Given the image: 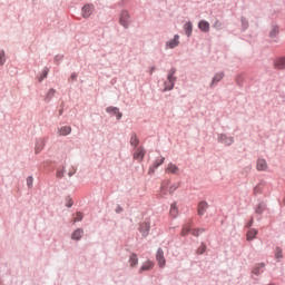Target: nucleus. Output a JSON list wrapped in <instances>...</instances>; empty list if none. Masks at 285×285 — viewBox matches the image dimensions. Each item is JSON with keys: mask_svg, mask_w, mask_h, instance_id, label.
<instances>
[{"mask_svg": "<svg viewBox=\"0 0 285 285\" xmlns=\"http://www.w3.org/2000/svg\"><path fill=\"white\" fill-rule=\"evenodd\" d=\"M177 188H179L178 184H173L170 180H166L161 185V193L163 195H173Z\"/></svg>", "mask_w": 285, "mask_h": 285, "instance_id": "nucleus-1", "label": "nucleus"}, {"mask_svg": "<svg viewBox=\"0 0 285 285\" xmlns=\"http://www.w3.org/2000/svg\"><path fill=\"white\" fill-rule=\"evenodd\" d=\"M119 23H120V26H122V28H129V26H130V13L128 12V10L120 11Z\"/></svg>", "mask_w": 285, "mask_h": 285, "instance_id": "nucleus-2", "label": "nucleus"}, {"mask_svg": "<svg viewBox=\"0 0 285 285\" xmlns=\"http://www.w3.org/2000/svg\"><path fill=\"white\" fill-rule=\"evenodd\" d=\"M175 69H171L167 76V81L165 82V90H173L175 88Z\"/></svg>", "mask_w": 285, "mask_h": 285, "instance_id": "nucleus-3", "label": "nucleus"}, {"mask_svg": "<svg viewBox=\"0 0 285 285\" xmlns=\"http://www.w3.org/2000/svg\"><path fill=\"white\" fill-rule=\"evenodd\" d=\"M92 12H95V6L92 4H85L81 10V14L83 19H88L91 17Z\"/></svg>", "mask_w": 285, "mask_h": 285, "instance_id": "nucleus-4", "label": "nucleus"}, {"mask_svg": "<svg viewBox=\"0 0 285 285\" xmlns=\"http://www.w3.org/2000/svg\"><path fill=\"white\" fill-rule=\"evenodd\" d=\"M156 259L158 262V266L164 268L166 266V258L164 257V249L158 248L156 253Z\"/></svg>", "mask_w": 285, "mask_h": 285, "instance_id": "nucleus-5", "label": "nucleus"}, {"mask_svg": "<svg viewBox=\"0 0 285 285\" xmlns=\"http://www.w3.org/2000/svg\"><path fill=\"white\" fill-rule=\"evenodd\" d=\"M139 230H140L142 237H148V235L150 233V223H148V222L141 223Z\"/></svg>", "mask_w": 285, "mask_h": 285, "instance_id": "nucleus-6", "label": "nucleus"}, {"mask_svg": "<svg viewBox=\"0 0 285 285\" xmlns=\"http://www.w3.org/2000/svg\"><path fill=\"white\" fill-rule=\"evenodd\" d=\"M144 157H146V150H144L141 147L137 148L134 153V159L137 161H144Z\"/></svg>", "mask_w": 285, "mask_h": 285, "instance_id": "nucleus-7", "label": "nucleus"}, {"mask_svg": "<svg viewBox=\"0 0 285 285\" xmlns=\"http://www.w3.org/2000/svg\"><path fill=\"white\" fill-rule=\"evenodd\" d=\"M198 28L202 32H210V23L206 20H200L198 22Z\"/></svg>", "mask_w": 285, "mask_h": 285, "instance_id": "nucleus-8", "label": "nucleus"}, {"mask_svg": "<svg viewBox=\"0 0 285 285\" xmlns=\"http://www.w3.org/2000/svg\"><path fill=\"white\" fill-rule=\"evenodd\" d=\"M264 188H266V184L264 183H258L254 189H253V194L254 195H262L264 193Z\"/></svg>", "mask_w": 285, "mask_h": 285, "instance_id": "nucleus-9", "label": "nucleus"}, {"mask_svg": "<svg viewBox=\"0 0 285 285\" xmlns=\"http://www.w3.org/2000/svg\"><path fill=\"white\" fill-rule=\"evenodd\" d=\"M60 136L66 137L72 132V128L70 126H63L58 129Z\"/></svg>", "mask_w": 285, "mask_h": 285, "instance_id": "nucleus-10", "label": "nucleus"}, {"mask_svg": "<svg viewBox=\"0 0 285 285\" xmlns=\"http://www.w3.org/2000/svg\"><path fill=\"white\" fill-rule=\"evenodd\" d=\"M166 173H170L171 175H178L179 167H177V165L170 163V164H168V166L166 168Z\"/></svg>", "mask_w": 285, "mask_h": 285, "instance_id": "nucleus-11", "label": "nucleus"}, {"mask_svg": "<svg viewBox=\"0 0 285 285\" xmlns=\"http://www.w3.org/2000/svg\"><path fill=\"white\" fill-rule=\"evenodd\" d=\"M275 68L277 70H284L285 69V57L278 58L274 62Z\"/></svg>", "mask_w": 285, "mask_h": 285, "instance_id": "nucleus-12", "label": "nucleus"}, {"mask_svg": "<svg viewBox=\"0 0 285 285\" xmlns=\"http://www.w3.org/2000/svg\"><path fill=\"white\" fill-rule=\"evenodd\" d=\"M219 141H220L222 144H225V146H230L234 140H233V137H228V136H226V135H220V136H219Z\"/></svg>", "mask_w": 285, "mask_h": 285, "instance_id": "nucleus-13", "label": "nucleus"}, {"mask_svg": "<svg viewBox=\"0 0 285 285\" xmlns=\"http://www.w3.org/2000/svg\"><path fill=\"white\" fill-rule=\"evenodd\" d=\"M257 170H267L268 164L266 163V159H258L256 164Z\"/></svg>", "mask_w": 285, "mask_h": 285, "instance_id": "nucleus-14", "label": "nucleus"}, {"mask_svg": "<svg viewBox=\"0 0 285 285\" xmlns=\"http://www.w3.org/2000/svg\"><path fill=\"white\" fill-rule=\"evenodd\" d=\"M206 210H208V203L206 202H200L198 204V215H205Z\"/></svg>", "mask_w": 285, "mask_h": 285, "instance_id": "nucleus-15", "label": "nucleus"}, {"mask_svg": "<svg viewBox=\"0 0 285 285\" xmlns=\"http://www.w3.org/2000/svg\"><path fill=\"white\" fill-rule=\"evenodd\" d=\"M155 267V263L147 261L139 269V273H144V271H153Z\"/></svg>", "mask_w": 285, "mask_h": 285, "instance_id": "nucleus-16", "label": "nucleus"}, {"mask_svg": "<svg viewBox=\"0 0 285 285\" xmlns=\"http://www.w3.org/2000/svg\"><path fill=\"white\" fill-rule=\"evenodd\" d=\"M168 48H177L179 46V35L174 36V39L167 42Z\"/></svg>", "mask_w": 285, "mask_h": 285, "instance_id": "nucleus-17", "label": "nucleus"}, {"mask_svg": "<svg viewBox=\"0 0 285 285\" xmlns=\"http://www.w3.org/2000/svg\"><path fill=\"white\" fill-rule=\"evenodd\" d=\"M106 111L111 112V115H116L118 120L121 119V117H122L121 112H119V108H117V107H108L106 109Z\"/></svg>", "mask_w": 285, "mask_h": 285, "instance_id": "nucleus-18", "label": "nucleus"}, {"mask_svg": "<svg viewBox=\"0 0 285 285\" xmlns=\"http://www.w3.org/2000/svg\"><path fill=\"white\" fill-rule=\"evenodd\" d=\"M83 237V229H76L72 235L71 239H76V242H79Z\"/></svg>", "mask_w": 285, "mask_h": 285, "instance_id": "nucleus-19", "label": "nucleus"}, {"mask_svg": "<svg viewBox=\"0 0 285 285\" xmlns=\"http://www.w3.org/2000/svg\"><path fill=\"white\" fill-rule=\"evenodd\" d=\"M184 30L185 35H187V37H190V35H193V22H186L184 24Z\"/></svg>", "mask_w": 285, "mask_h": 285, "instance_id": "nucleus-20", "label": "nucleus"}, {"mask_svg": "<svg viewBox=\"0 0 285 285\" xmlns=\"http://www.w3.org/2000/svg\"><path fill=\"white\" fill-rule=\"evenodd\" d=\"M43 146H46V144L43 142L42 139H40L36 142V148H35L36 155H39V153H41V150H43Z\"/></svg>", "mask_w": 285, "mask_h": 285, "instance_id": "nucleus-21", "label": "nucleus"}, {"mask_svg": "<svg viewBox=\"0 0 285 285\" xmlns=\"http://www.w3.org/2000/svg\"><path fill=\"white\" fill-rule=\"evenodd\" d=\"M257 237V229L252 228L247 232V242H253Z\"/></svg>", "mask_w": 285, "mask_h": 285, "instance_id": "nucleus-22", "label": "nucleus"}, {"mask_svg": "<svg viewBox=\"0 0 285 285\" xmlns=\"http://www.w3.org/2000/svg\"><path fill=\"white\" fill-rule=\"evenodd\" d=\"M129 264H130L131 268H134V266H137V264H139V258L137 257V254L130 255Z\"/></svg>", "mask_w": 285, "mask_h": 285, "instance_id": "nucleus-23", "label": "nucleus"}, {"mask_svg": "<svg viewBox=\"0 0 285 285\" xmlns=\"http://www.w3.org/2000/svg\"><path fill=\"white\" fill-rule=\"evenodd\" d=\"M277 35H279V27H277V26L272 27V29L269 31L271 39H275V37H277Z\"/></svg>", "mask_w": 285, "mask_h": 285, "instance_id": "nucleus-24", "label": "nucleus"}, {"mask_svg": "<svg viewBox=\"0 0 285 285\" xmlns=\"http://www.w3.org/2000/svg\"><path fill=\"white\" fill-rule=\"evenodd\" d=\"M169 215H171L173 217H177V215H179V210L177 209V204L175 203L171 204Z\"/></svg>", "mask_w": 285, "mask_h": 285, "instance_id": "nucleus-25", "label": "nucleus"}, {"mask_svg": "<svg viewBox=\"0 0 285 285\" xmlns=\"http://www.w3.org/2000/svg\"><path fill=\"white\" fill-rule=\"evenodd\" d=\"M224 79V72L216 73L212 80V83H218Z\"/></svg>", "mask_w": 285, "mask_h": 285, "instance_id": "nucleus-26", "label": "nucleus"}, {"mask_svg": "<svg viewBox=\"0 0 285 285\" xmlns=\"http://www.w3.org/2000/svg\"><path fill=\"white\" fill-rule=\"evenodd\" d=\"M63 173L68 174V177H72V175H75V173H77V168L75 166H70L68 167V169H63Z\"/></svg>", "mask_w": 285, "mask_h": 285, "instance_id": "nucleus-27", "label": "nucleus"}, {"mask_svg": "<svg viewBox=\"0 0 285 285\" xmlns=\"http://www.w3.org/2000/svg\"><path fill=\"white\" fill-rule=\"evenodd\" d=\"M130 144H131L132 146H139V138H137V135H136V134H132V135H131Z\"/></svg>", "mask_w": 285, "mask_h": 285, "instance_id": "nucleus-28", "label": "nucleus"}, {"mask_svg": "<svg viewBox=\"0 0 285 285\" xmlns=\"http://www.w3.org/2000/svg\"><path fill=\"white\" fill-rule=\"evenodd\" d=\"M48 72H50V70L48 68H46L43 71H42V75L39 77L38 81L42 82L43 79H46V77H48Z\"/></svg>", "mask_w": 285, "mask_h": 285, "instance_id": "nucleus-29", "label": "nucleus"}, {"mask_svg": "<svg viewBox=\"0 0 285 285\" xmlns=\"http://www.w3.org/2000/svg\"><path fill=\"white\" fill-rule=\"evenodd\" d=\"M189 232H190V225L183 226V229H181L183 237L188 235Z\"/></svg>", "mask_w": 285, "mask_h": 285, "instance_id": "nucleus-30", "label": "nucleus"}, {"mask_svg": "<svg viewBox=\"0 0 285 285\" xmlns=\"http://www.w3.org/2000/svg\"><path fill=\"white\" fill-rule=\"evenodd\" d=\"M81 219H83V214H81L80 212H78L76 214V217L73 218V224H76V222H81Z\"/></svg>", "mask_w": 285, "mask_h": 285, "instance_id": "nucleus-31", "label": "nucleus"}, {"mask_svg": "<svg viewBox=\"0 0 285 285\" xmlns=\"http://www.w3.org/2000/svg\"><path fill=\"white\" fill-rule=\"evenodd\" d=\"M6 63V51H0V66Z\"/></svg>", "mask_w": 285, "mask_h": 285, "instance_id": "nucleus-32", "label": "nucleus"}, {"mask_svg": "<svg viewBox=\"0 0 285 285\" xmlns=\"http://www.w3.org/2000/svg\"><path fill=\"white\" fill-rule=\"evenodd\" d=\"M166 158H160V160H156L155 164H154V169H157L159 168V166H161V164H164Z\"/></svg>", "mask_w": 285, "mask_h": 285, "instance_id": "nucleus-33", "label": "nucleus"}, {"mask_svg": "<svg viewBox=\"0 0 285 285\" xmlns=\"http://www.w3.org/2000/svg\"><path fill=\"white\" fill-rule=\"evenodd\" d=\"M264 263H261L257 267L253 269L254 275H259V268H264Z\"/></svg>", "mask_w": 285, "mask_h": 285, "instance_id": "nucleus-34", "label": "nucleus"}, {"mask_svg": "<svg viewBox=\"0 0 285 285\" xmlns=\"http://www.w3.org/2000/svg\"><path fill=\"white\" fill-rule=\"evenodd\" d=\"M275 257H276V259H282V257H283L282 248H279V247L276 248Z\"/></svg>", "mask_w": 285, "mask_h": 285, "instance_id": "nucleus-35", "label": "nucleus"}, {"mask_svg": "<svg viewBox=\"0 0 285 285\" xmlns=\"http://www.w3.org/2000/svg\"><path fill=\"white\" fill-rule=\"evenodd\" d=\"M200 233H204V229H193L191 234L195 236V237H199V234Z\"/></svg>", "mask_w": 285, "mask_h": 285, "instance_id": "nucleus-36", "label": "nucleus"}, {"mask_svg": "<svg viewBox=\"0 0 285 285\" xmlns=\"http://www.w3.org/2000/svg\"><path fill=\"white\" fill-rule=\"evenodd\" d=\"M203 253H206V245H202V246L198 248V254H199V255H203Z\"/></svg>", "mask_w": 285, "mask_h": 285, "instance_id": "nucleus-37", "label": "nucleus"}, {"mask_svg": "<svg viewBox=\"0 0 285 285\" xmlns=\"http://www.w3.org/2000/svg\"><path fill=\"white\" fill-rule=\"evenodd\" d=\"M32 181H33V178L31 177V176H29L28 178H27V186H32Z\"/></svg>", "mask_w": 285, "mask_h": 285, "instance_id": "nucleus-38", "label": "nucleus"}, {"mask_svg": "<svg viewBox=\"0 0 285 285\" xmlns=\"http://www.w3.org/2000/svg\"><path fill=\"white\" fill-rule=\"evenodd\" d=\"M256 213L258 215H262V213H264V209L262 208V205H258V207L256 208Z\"/></svg>", "mask_w": 285, "mask_h": 285, "instance_id": "nucleus-39", "label": "nucleus"}, {"mask_svg": "<svg viewBox=\"0 0 285 285\" xmlns=\"http://www.w3.org/2000/svg\"><path fill=\"white\" fill-rule=\"evenodd\" d=\"M214 28H222V22L218 20L214 23Z\"/></svg>", "mask_w": 285, "mask_h": 285, "instance_id": "nucleus-40", "label": "nucleus"}, {"mask_svg": "<svg viewBox=\"0 0 285 285\" xmlns=\"http://www.w3.org/2000/svg\"><path fill=\"white\" fill-rule=\"evenodd\" d=\"M48 97H55V89H50V90H49Z\"/></svg>", "mask_w": 285, "mask_h": 285, "instance_id": "nucleus-41", "label": "nucleus"}, {"mask_svg": "<svg viewBox=\"0 0 285 285\" xmlns=\"http://www.w3.org/2000/svg\"><path fill=\"white\" fill-rule=\"evenodd\" d=\"M57 177H63V170L57 173Z\"/></svg>", "mask_w": 285, "mask_h": 285, "instance_id": "nucleus-42", "label": "nucleus"}, {"mask_svg": "<svg viewBox=\"0 0 285 285\" xmlns=\"http://www.w3.org/2000/svg\"><path fill=\"white\" fill-rule=\"evenodd\" d=\"M72 207V203H69L68 208Z\"/></svg>", "mask_w": 285, "mask_h": 285, "instance_id": "nucleus-43", "label": "nucleus"}]
</instances>
